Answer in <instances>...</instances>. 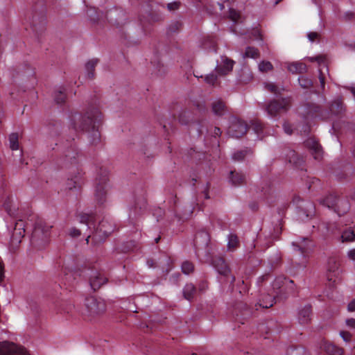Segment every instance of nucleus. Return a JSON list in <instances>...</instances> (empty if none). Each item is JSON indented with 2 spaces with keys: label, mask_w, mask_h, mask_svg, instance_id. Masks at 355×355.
<instances>
[{
  "label": "nucleus",
  "mask_w": 355,
  "mask_h": 355,
  "mask_svg": "<svg viewBox=\"0 0 355 355\" xmlns=\"http://www.w3.org/2000/svg\"><path fill=\"white\" fill-rule=\"evenodd\" d=\"M150 64L153 67V73L157 76H162L168 71L167 66L162 62L157 53L151 58Z\"/></svg>",
  "instance_id": "21"
},
{
  "label": "nucleus",
  "mask_w": 355,
  "mask_h": 355,
  "mask_svg": "<svg viewBox=\"0 0 355 355\" xmlns=\"http://www.w3.org/2000/svg\"><path fill=\"white\" fill-rule=\"evenodd\" d=\"M261 192L263 198L269 201L270 197L272 196L274 191L268 182H265L264 185L261 187Z\"/></svg>",
  "instance_id": "44"
},
{
  "label": "nucleus",
  "mask_w": 355,
  "mask_h": 355,
  "mask_svg": "<svg viewBox=\"0 0 355 355\" xmlns=\"http://www.w3.org/2000/svg\"><path fill=\"white\" fill-rule=\"evenodd\" d=\"M291 105L289 98H282L271 101L265 107V110L270 116H275L287 112Z\"/></svg>",
  "instance_id": "12"
},
{
  "label": "nucleus",
  "mask_w": 355,
  "mask_h": 355,
  "mask_svg": "<svg viewBox=\"0 0 355 355\" xmlns=\"http://www.w3.org/2000/svg\"><path fill=\"white\" fill-rule=\"evenodd\" d=\"M340 336L342 337L344 341L348 342L350 340L352 335L349 332L340 331Z\"/></svg>",
  "instance_id": "64"
},
{
  "label": "nucleus",
  "mask_w": 355,
  "mask_h": 355,
  "mask_svg": "<svg viewBox=\"0 0 355 355\" xmlns=\"http://www.w3.org/2000/svg\"><path fill=\"white\" fill-rule=\"evenodd\" d=\"M196 291V290H191V289L184 290L183 295H184V298L188 300H191V299L192 298Z\"/></svg>",
  "instance_id": "60"
},
{
  "label": "nucleus",
  "mask_w": 355,
  "mask_h": 355,
  "mask_svg": "<svg viewBox=\"0 0 355 355\" xmlns=\"http://www.w3.org/2000/svg\"><path fill=\"white\" fill-rule=\"evenodd\" d=\"M273 67L269 61H262L259 64V70L261 72H268L272 70Z\"/></svg>",
  "instance_id": "52"
},
{
  "label": "nucleus",
  "mask_w": 355,
  "mask_h": 355,
  "mask_svg": "<svg viewBox=\"0 0 355 355\" xmlns=\"http://www.w3.org/2000/svg\"><path fill=\"white\" fill-rule=\"evenodd\" d=\"M229 17L233 21L237 22V21H239V20L241 17V15H240V13L239 12H237L236 10H234L233 8H230V12H229Z\"/></svg>",
  "instance_id": "54"
},
{
  "label": "nucleus",
  "mask_w": 355,
  "mask_h": 355,
  "mask_svg": "<svg viewBox=\"0 0 355 355\" xmlns=\"http://www.w3.org/2000/svg\"><path fill=\"white\" fill-rule=\"evenodd\" d=\"M202 45L203 49L207 51L216 52L217 43L216 37L214 35H207L205 37Z\"/></svg>",
  "instance_id": "27"
},
{
  "label": "nucleus",
  "mask_w": 355,
  "mask_h": 355,
  "mask_svg": "<svg viewBox=\"0 0 355 355\" xmlns=\"http://www.w3.org/2000/svg\"><path fill=\"white\" fill-rule=\"evenodd\" d=\"M239 246V238L235 234H230L228 236L227 248L230 251H234Z\"/></svg>",
  "instance_id": "43"
},
{
  "label": "nucleus",
  "mask_w": 355,
  "mask_h": 355,
  "mask_svg": "<svg viewBox=\"0 0 355 355\" xmlns=\"http://www.w3.org/2000/svg\"><path fill=\"white\" fill-rule=\"evenodd\" d=\"M182 23L179 21H173L168 26V33L170 34L179 32L182 28Z\"/></svg>",
  "instance_id": "50"
},
{
  "label": "nucleus",
  "mask_w": 355,
  "mask_h": 355,
  "mask_svg": "<svg viewBox=\"0 0 355 355\" xmlns=\"http://www.w3.org/2000/svg\"><path fill=\"white\" fill-rule=\"evenodd\" d=\"M61 272L64 275V284L71 286L72 282L77 279V277H89V282L91 288H100L107 282V278L97 268L85 267L81 270H72L66 266H62Z\"/></svg>",
  "instance_id": "3"
},
{
  "label": "nucleus",
  "mask_w": 355,
  "mask_h": 355,
  "mask_svg": "<svg viewBox=\"0 0 355 355\" xmlns=\"http://www.w3.org/2000/svg\"><path fill=\"white\" fill-rule=\"evenodd\" d=\"M319 80L320 83L321 89L323 90L325 86V76L322 71V69H319Z\"/></svg>",
  "instance_id": "62"
},
{
  "label": "nucleus",
  "mask_w": 355,
  "mask_h": 355,
  "mask_svg": "<svg viewBox=\"0 0 355 355\" xmlns=\"http://www.w3.org/2000/svg\"><path fill=\"white\" fill-rule=\"evenodd\" d=\"M53 227L52 225H49L47 224H37L35 227L34 232L33 233L32 238L35 239V238L41 232L43 234V239H46L49 236V232Z\"/></svg>",
  "instance_id": "28"
},
{
  "label": "nucleus",
  "mask_w": 355,
  "mask_h": 355,
  "mask_svg": "<svg viewBox=\"0 0 355 355\" xmlns=\"http://www.w3.org/2000/svg\"><path fill=\"white\" fill-rule=\"evenodd\" d=\"M324 350L329 355H343V349L334 344L327 343L324 345Z\"/></svg>",
  "instance_id": "39"
},
{
  "label": "nucleus",
  "mask_w": 355,
  "mask_h": 355,
  "mask_svg": "<svg viewBox=\"0 0 355 355\" xmlns=\"http://www.w3.org/2000/svg\"><path fill=\"white\" fill-rule=\"evenodd\" d=\"M159 264L164 273H168L173 267V259L167 255L159 259Z\"/></svg>",
  "instance_id": "31"
},
{
  "label": "nucleus",
  "mask_w": 355,
  "mask_h": 355,
  "mask_svg": "<svg viewBox=\"0 0 355 355\" xmlns=\"http://www.w3.org/2000/svg\"><path fill=\"white\" fill-rule=\"evenodd\" d=\"M107 310L105 301L94 295L85 298L81 313L84 318L90 322H95L104 315Z\"/></svg>",
  "instance_id": "5"
},
{
  "label": "nucleus",
  "mask_w": 355,
  "mask_h": 355,
  "mask_svg": "<svg viewBox=\"0 0 355 355\" xmlns=\"http://www.w3.org/2000/svg\"><path fill=\"white\" fill-rule=\"evenodd\" d=\"M46 24V16L43 11L38 12L36 11V8L25 15L24 22L25 29L32 31L37 36L41 35L45 30Z\"/></svg>",
  "instance_id": "6"
},
{
  "label": "nucleus",
  "mask_w": 355,
  "mask_h": 355,
  "mask_svg": "<svg viewBox=\"0 0 355 355\" xmlns=\"http://www.w3.org/2000/svg\"><path fill=\"white\" fill-rule=\"evenodd\" d=\"M162 19V15L155 11H151L147 13L146 15H141L139 17L140 23L145 33L148 31L146 28L147 24H152L153 23L159 21Z\"/></svg>",
  "instance_id": "22"
},
{
  "label": "nucleus",
  "mask_w": 355,
  "mask_h": 355,
  "mask_svg": "<svg viewBox=\"0 0 355 355\" xmlns=\"http://www.w3.org/2000/svg\"><path fill=\"white\" fill-rule=\"evenodd\" d=\"M211 266L221 275L227 277L231 273V270L223 257L214 256L211 260Z\"/></svg>",
  "instance_id": "17"
},
{
  "label": "nucleus",
  "mask_w": 355,
  "mask_h": 355,
  "mask_svg": "<svg viewBox=\"0 0 355 355\" xmlns=\"http://www.w3.org/2000/svg\"><path fill=\"white\" fill-rule=\"evenodd\" d=\"M87 14L89 19L94 21L98 23L104 17L103 13L99 12L96 8H91L87 10Z\"/></svg>",
  "instance_id": "40"
},
{
  "label": "nucleus",
  "mask_w": 355,
  "mask_h": 355,
  "mask_svg": "<svg viewBox=\"0 0 355 355\" xmlns=\"http://www.w3.org/2000/svg\"><path fill=\"white\" fill-rule=\"evenodd\" d=\"M81 177L76 175L73 178L69 179L67 183V189L69 191L74 189L76 191H79L82 184Z\"/></svg>",
  "instance_id": "33"
},
{
  "label": "nucleus",
  "mask_w": 355,
  "mask_h": 355,
  "mask_svg": "<svg viewBox=\"0 0 355 355\" xmlns=\"http://www.w3.org/2000/svg\"><path fill=\"white\" fill-rule=\"evenodd\" d=\"M248 129V124L240 119H234L228 128V135L234 138H240L244 135Z\"/></svg>",
  "instance_id": "16"
},
{
  "label": "nucleus",
  "mask_w": 355,
  "mask_h": 355,
  "mask_svg": "<svg viewBox=\"0 0 355 355\" xmlns=\"http://www.w3.org/2000/svg\"><path fill=\"white\" fill-rule=\"evenodd\" d=\"M209 240V235L208 232L205 230L200 231L196 234L193 240V245L196 250V254L198 257H200V250L207 248Z\"/></svg>",
  "instance_id": "18"
},
{
  "label": "nucleus",
  "mask_w": 355,
  "mask_h": 355,
  "mask_svg": "<svg viewBox=\"0 0 355 355\" xmlns=\"http://www.w3.org/2000/svg\"><path fill=\"white\" fill-rule=\"evenodd\" d=\"M164 210L160 207H158L155 209L153 215L157 218V220L159 221L160 218L164 215Z\"/></svg>",
  "instance_id": "59"
},
{
  "label": "nucleus",
  "mask_w": 355,
  "mask_h": 355,
  "mask_svg": "<svg viewBox=\"0 0 355 355\" xmlns=\"http://www.w3.org/2000/svg\"><path fill=\"white\" fill-rule=\"evenodd\" d=\"M230 179L232 184L234 186H239L245 183V176L236 171H232L230 174Z\"/></svg>",
  "instance_id": "32"
},
{
  "label": "nucleus",
  "mask_w": 355,
  "mask_h": 355,
  "mask_svg": "<svg viewBox=\"0 0 355 355\" xmlns=\"http://www.w3.org/2000/svg\"><path fill=\"white\" fill-rule=\"evenodd\" d=\"M136 248V243L133 241H130L119 245L116 248V251L117 253H128L130 251L135 250Z\"/></svg>",
  "instance_id": "35"
},
{
  "label": "nucleus",
  "mask_w": 355,
  "mask_h": 355,
  "mask_svg": "<svg viewBox=\"0 0 355 355\" xmlns=\"http://www.w3.org/2000/svg\"><path fill=\"white\" fill-rule=\"evenodd\" d=\"M311 306L306 305L299 310L298 320L302 324H308L311 320Z\"/></svg>",
  "instance_id": "26"
},
{
  "label": "nucleus",
  "mask_w": 355,
  "mask_h": 355,
  "mask_svg": "<svg viewBox=\"0 0 355 355\" xmlns=\"http://www.w3.org/2000/svg\"><path fill=\"white\" fill-rule=\"evenodd\" d=\"M294 282L284 276H279L275 278L272 284V288H293Z\"/></svg>",
  "instance_id": "25"
},
{
  "label": "nucleus",
  "mask_w": 355,
  "mask_h": 355,
  "mask_svg": "<svg viewBox=\"0 0 355 355\" xmlns=\"http://www.w3.org/2000/svg\"><path fill=\"white\" fill-rule=\"evenodd\" d=\"M246 155V150H239L234 153L232 158L235 161H242Z\"/></svg>",
  "instance_id": "56"
},
{
  "label": "nucleus",
  "mask_w": 355,
  "mask_h": 355,
  "mask_svg": "<svg viewBox=\"0 0 355 355\" xmlns=\"http://www.w3.org/2000/svg\"><path fill=\"white\" fill-rule=\"evenodd\" d=\"M250 128L252 129L254 133L257 135L258 138L262 139L265 136V126L259 120H252L250 123Z\"/></svg>",
  "instance_id": "30"
},
{
  "label": "nucleus",
  "mask_w": 355,
  "mask_h": 355,
  "mask_svg": "<svg viewBox=\"0 0 355 355\" xmlns=\"http://www.w3.org/2000/svg\"><path fill=\"white\" fill-rule=\"evenodd\" d=\"M234 64V60L226 57L223 58L222 64H218L216 68L217 73L220 76L227 74L232 70Z\"/></svg>",
  "instance_id": "24"
},
{
  "label": "nucleus",
  "mask_w": 355,
  "mask_h": 355,
  "mask_svg": "<svg viewBox=\"0 0 355 355\" xmlns=\"http://www.w3.org/2000/svg\"><path fill=\"white\" fill-rule=\"evenodd\" d=\"M300 85L304 89H309L313 86V80L305 76H301L298 78Z\"/></svg>",
  "instance_id": "51"
},
{
  "label": "nucleus",
  "mask_w": 355,
  "mask_h": 355,
  "mask_svg": "<svg viewBox=\"0 0 355 355\" xmlns=\"http://www.w3.org/2000/svg\"><path fill=\"white\" fill-rule=\"evenodd\" d=\"M98 62V59H92L85 64V69L87 73V77L89 79L94 78V69Z\"/></svg>",
  "instance_id": "41"
},
{
  "label": "nucleus",
  "mask_w": 355,
  "mask_h": 355,
  "mask_svg": "<svg viewBox=\"0 0 355 355\" xmlns=\"http://www.w3.org/2000/svg\"><path fill=\"white\" fill-rule=\"evenodd\" d=\"M260 55L259 51L258 49L252 47V46H248L246 48L245 51L243 55V58H254L256 59L259 58Z\"/></svg>",
  "instance_id": "47"
},
{
  "label": "nucleus",
  "mask_w": 355,
  "mask_h": 355,
  "mask_svg": "<svg viewBox=\"0 0 355 355\" xmlns=\"http://www.w3.org/2000/svg\"><path fill=\"white\" fill-rule=\"evenodd\" d=\"M209 187H210V184L209 182H207L205 187L204 188L203 191H202L200 198L203 197L205 199L209 198Z\"/></svg>",
  "instance_id": "61"
},
{
  "label": "nucleus",
  "mask_w": 355,
  "mask_h": 355,
  "mask_svg": "<svg viewBox=\"0 0 355 355\" xmlns=\"http://www.w3.org/2000/svg\"><path fill=\"white\" fill-rule=\"evenodd\" d=\"M0 355H31L29 351L21 345L12 342L0 343Z\"/></svg>",
  "instance_id": "15"
},
{
  "label": "nucleus",
  "mask_w": 355,
  "mask_h": 355,
  "mask_svg": "<svg viewBox=\"0 0 355 355\" xmlns=\"http://www.w3.org/2000/svg\"><path fill=\"white\" fill-rule=\"evenodd\" d=\"M329 110L331 113L333 114H341L345 110L344 103L340 100H336L331 103Z\"/></svg>",
  "instance_id": "37"
},
{
  "label": "nucleus",
  "mask_w": 355,
  "mask_h": 355,
  "mask_svg": "<svg viewBox=\"0 0 355 355\" xmlns=\"http://www.w3.org/2000/svg\"><path fill=\"white\" fill-rule=\"evenodd\" d=\"M59 157L55 161L58 167L62 168H70L76 167L78 163L80 151L75 141V138L66 139L60 144L55 143Z\"/></svg>",
  "instance_id": "4"
},
{
  "label": "nucleus",
  "mask_w": 355,
  "mask_h": 355,
  "mask_svg": "<svg viewBox=\"0 0 355 355\" xmlns=\"http://www.w3.org/2000/svg\"><path fill=\"white\" fill-rule=\"evenodd\" d=\"M189 155L193 162H196L197 164H200L202 159L205 158V154L203 152L196 151L191 148L189 152Z\"/></svg>",
  "instance_id": "45"
},
{
  "label": "nucleus",
  "mask_w": 355,
  "mask_h": 355,
  "mask_svg": "<svg viewBox=\"0 0 355 355\" xmlns=\"http://www.w3.org/2000/svg\"><path fill=\"white\" fill-rule=\"evenodd\" d=\"M71 125L73 130L78 133L85 132L92 145L96 146L101 142V134L98 130L102 121V113L99 105L95 102L89 105L85 114L76 112L71 116Z\"/></svg>",
  "instance_id": "1"
},
{
  "label": "nucleus",
  "mask_w": 355,
  "mask_h": 355,
  "mask_svg": "<svg viewBox=\"0 0 355 355\" xmlns=\"http://www.w3.org/2000/svg\"><path fill=\"white\" fill-rule=\"evenodd\" d=\"M205 82L212 86H216L218 84V77L216 74L211 73L205 76Z\"/></svg>",
  "instance_id": "53"
},
{
  "label": "nucleus",
  "mask_w": 355,
  "mask_h": 355,
  "mask_svg": "<svg viewBox=\"0 0 355 355\" xmlns=\"http://www.w3.org/2000/svg\"><path fill=\"white\" fill-rule=\"evenodd\" d=\"M82 231L76 227H71L69 230V235L72 238H76L81 234Z\"/></svg>",
  "instance_id": "57"
},
{
  "label": "nucleus",
  "mask_w": 355,
  "mask_h": 355,
  "mask_svg": "<svg viewBox=\"0 0 355 355\" xmlns=\"http://www.w3.org/2000/svg\"><path fill=\"white\" fill-rule=\"evenodd\" d=\"M288 70L293 73H302L306 71V65L300 62H292L288 64Z\"/></svg>",
  "instance_id": "34"
},
{
  "label": "nucleus",
  "mask_w": 355,
  "mask_h": 355,
  "mask_svg": "<svg viewBox=\"0 0 355 355\" xmlns=\"http://www.w3.org/2000/svg\"><path fill=\"white\" fill-rule=\"evenodd\" d=\"M276 293L275 290H269L265 291L264 293L261 294V297L259 300L258 304L259 306H261L264 309H268L274 304L279 300V297L275 295Z\"/></svg>",
  "instance_id": "19"
},
{
  "label": "nucleus",
  "mask_w": 355,
  "mask_h": 355,
  "mask_svg": "<svg viewBox=\"0 0 355 355\" xmlns=\"http://www.w3.org/2000/svg\"><path fill=\"white\" fill-rule=\"evenodd\" d=\"M147 206L146 191L144 189L136 191L134 205L129 212V220L135 225V220L146 211Z\"/></svg>",
  "instance_id": "9"
},
{
  "label": "nucleus",
  "mask_w": 355,
  "mask_h": 355,
  "mask_svg": "<svg viewBox=\"0 0 355 355\" xmlns=\"http://www.w3.org/2000/svg\"><path fill=\"white\" fill-rule=\"evenodd\" d=\"M355 240V233L350 228L344 230L341 235L342 242H351Z\"/></svg>",
  "instance_id": "46"
},
{
  "label": "nucleus",
  "mask_w": 355,
  "mask_h": 355,
  "mask_svg": "<svg viewBox=\"0 0 355 355\" xmlns=\"http://www.w3.org/2000/svg\"><path fill=\"white\" fill-rule=\"evenodd\" d=\"M180 3L178 1H174L167 4V8L169 10H175L179 8Z\"/></svg>",
  "instance_id": "63"
},
{
  "label": "nucleus",
  "mask_w": 355,
  "mask_h": 355,
  "mask_svg": "<svg viewBox=\"0 0 355 355\" xmlns=\"http://www.w3.org/2000/svg\"><path fill=\"white\" fill-rule=\"evenodd\" d=\"M19 137L17 133H12L9 136L10 147L12 150L19 149Z\"/></svg>",
  "instance_id": "48"
},
{
  "label": "nucleus",
  "mask_w": 355,
  "mask_h": 355,
  "mask_svg": "<svg viewBox=\"0 0 355 355\" xmlns=\"http://www.w3.org/2000/svg\"><path fill=\"white\" fill-rule=\"evenodd\" d=\"M304 145L307 148L309 149L315 159L320 160L322 158V147L315 138L310 137L304 141Z\"/></svg>",
  "instance_id": "20"
},
{
  "label": "nucleus",
  "mask_w": 355,
  "mask_h": 355,
  "mask_svg": "<svg viewBox=\"0 0 355 355\" xmlns=\"http://www.w3.org/2000/svg\"><path fill=\"white\" fill-rule=\"evenodd\" d=\"M76 218L80 223L84 225L86 232H89L84 233L87 236V244L89 243L91 237L95 244L101 243L114 230V225L105 218L96 226V217L93 214L79 213Z\"/></svg>",
  "instance_id": "2"
},
{
  "label": "nucleus",
  "mask_w": 355,
  "mask_h": 355,
  "mask_svg": "<svg viewBox=\"0 0 355 355\" xmlns=\"http://www.w3.org/2000/svg\"><path fill=\"white\" fill-rule=\"evenodd\" d=\"M211 109L214 114L217 116H222L225 114L227 107L223 101L218 99L212 103Z\"/></svg>",
  "instance_id": "29"
},
{
  "label": "nucleus",
  "mask_w": 355,
  "mask_h": 355,
  "mask_svg": "<svg viewBox=\"0 0 355 355\" xmlns=\"http://www.w3.org/2000/svg\"><path fill=\"white\" fill-rule=\"evenodd\" d=\"M292 245L302 256L303 261L300 266L305 267L307 257L314 248L313 242L309 237H300L297 241H293Z\"/></svg>",
  "instance_id": "11"
},
{
  "label": "nucleus",
  "mask_w": 355,
  "mask_h": 355,
  "mask_svg": "<svg viewBox=\"0 0 355 355\" xmlns=\"http://www.w3.org/2000/svg\"><path fill=\"white\" fill-rule=\"evenodd\" d=\"M293 203L296 205L299 209L298 215L300 218H311L315 215V207L312 202L305 201L300 196H295Z\"/></svg>",
  "instance_id": "14"
},
{
  "label": "nucleus",
  "mask_w": 355,
  "mask_h": 355,
  "mask_svg": "<svg viewBox=\"0 0 355 355\" xmlns=\"http://www.w3.org/2000/svg\"><path fill=\"white\" fill-rule=\"evenodd\" d=\"M193 119V114L190 110H182L178 116L179 122L182 125L189 124Z\"/></svg>",
  "instance_id": "36"
},
{
  "label": "nucleus",
  "mask_w": 355,
  "mask_h": 355,
  "mask_svg": "<svg viewBox=\"0 0 355 355\" xmlns=\"http://www.w3.org/2000/svg\"><path fill=\"white\" fill-rule=\"evenodd\" d=\"M320 203L329 209H333L338 216L346 214L350 209V204L347 198H340L335 193H330L320 200Z\"/></svg>",
  "instance_id": "8"
},
{
  "label": "nucleus",
  "mask_w": 355,
  "mask_h": 355,
  "mask_svg": "<svg viewBox=\"0 0 355 355\" xmlns=\"http://www.w3.org/2000/svg\"><path fill=\"white\" fill-rule=\"evenodd\" d=\"M252 37L256 40H263L261 31L259 28H254L251 31Z\"/></svg>",
  "instance_id": "55"
},
{
  "label": "nucleus",
  "mask_w": 355,
  "mask_h": 355,
  "mask_svg": "<svg viewBox=\"0 0 355 355\" xmlns=\"http://www.w3.org/2000/svg\"><path fill=\"white\" fill-rule=\"evenodd\" d=\"M286 159L291 164L297 168H302L304 159L298 155L293 150L286 149Z\"/></svg>",
  "instance_id": "23"
},
{
  "label": "nucleus",
  "mask_w": 355,
  "mask_h": 355,
  "mask_svg": "<svg viewBox=\"0 0 355 355\" xmlns=\"http://www.w3.org/2000/svg\"><path fill=\"white\" fill-rule=\"evenodd\" d=\"M266 88L272 93L275 94L279 93V88L274 83H267L266 85Z\"/></svg>",
  "instance_id": "58"
},
{
  "label": "nucleus",
  "mask_w": 355,
  "mask_h": 355,
  "mask_svg": "<svg viewBox=\"0 0 355 355\" xmlns=\"http://www.w3.org/2000/svg\"><path fill=\"white\" fill-rule=\"evenodd\" d=\"M109 172L107 168L101 166L97 172L95 185V199L100 205H103L107 199L109 189Z\"/></svg>",
  "instance_id": "7"
},
{
  "label": "nucleus",
  "mask_w": 355,
  "mask_h": 355,
  "mask_svg": "<svg viewBox=\"0 0 355 355\" xmlns=\"http://www.w3.org/2000/svg\"><path fill=\"white\" fill-rule=\"evenodd\" d=\"M26 225L25 223L23 220H19L15 223V228H14V236H18L20 239L24 236V233L26 232Z\"/></svg>",
  "instance_id": "38"
},
{
  "label": "nucleus",
  "mask_w": 355,
  "mask_h": 355,
  "mask_svg": "<svg viewBox=\"0 0 355 355\" xmlns=\"http://www.w3.org/2000/svg\"><path fill=\"white\" fill-rule=\"evenodd\" d=\"M55 101L57 104H63L67 98L66 89L64 87H61L55 93Z\"/></svg>",
  "instance_id": "42"
},
{
  "label": "nucleus",
  "mask_w": 355,
  "mask_h": 355,
  "mask_svg": "<svg viewBox=\"0 0 355 355\" xmlns=\"http://www.w3.org/2000/svg\"><path fill=\"white\" fill-rule=\"evenodd\" d=\"M341 269L340 264L338 261L334 258H331L328 261L327 266V280L329 282V286L334 287L341 280L340 278Z\"/></svg>",
  "instance_id": "13"
},
{
  "label": "nucleus",
  "mask_w": 355,
  "mask_h": 355,
  "mask_svg": "<svg viewBox=\"0 0 355 355\" xmlns=\"http://www.w3.org/2000/svg\"><path fill=\"white\" fill-rule=\"evenodd\" d=\"M181 268L183 273L189 275L193 271L194 265L191 261H185L182 263Z\"/></svg>",
  "instance_id": "49"
},
{
  "label": "nucleus",
  "mask_w": 355,
  "mask_h": 355,
  "mask_svg": "<svg viewBox=\"0 0 355 355\" xmlns=\"http://www.w3.org/2000/svg\"><path fill=\"white\" fill-rule=\"evenodd\" d=\"M304 120L306 123L303 130L305 135H308L310 132L309 120L313 119L324 120L327 119L329 115V112L327 110L322 109L321 107L314 103L306 104L304 106Z\"/></svg>",
  "instance_id": "10"
}]
</instances>
